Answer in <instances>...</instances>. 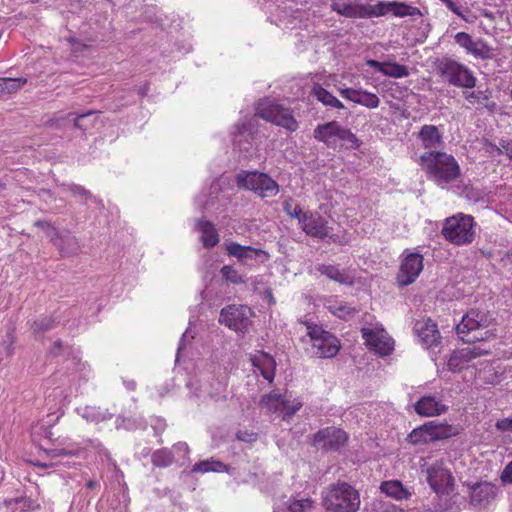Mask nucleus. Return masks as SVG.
I'll use <instances>...</instances> for the list:
<instances>
[{"label":"nucleus","mask_w":512,"mask_h":512,"mask_svg":"<svg viewBox=\"0 0 512 512\" xmlns=\"http://www.w3.org/2000/svg\"><path fill=\"white\" fill-rule=\"evenodd\" d=\"M500 145L504 148V153L510 161H512V140H506L501 138L499 140Z\"/></svg>","instance_id":"64"},{"label":"nucleus","mask_w":512,"mask_h":512,"mask_svg":"<svg viewBox=\"0 0 512 512\" xmlns=\"http://www.w3.org/2000/svg\"><path fill=\"white\" fill-rule=\"evenodd\" d=\"M291 394L285 393L282 403L283 419L288 420L293 417L303 406V402L299 399L291 400Z\"/></svg>","instance_id":"42"},{"label":"nucleus","mask_w":512,"mask_h":512,"mask_svg":"<svg viewBox=\"0 0 512 512\" xmlns=\"http://www.w3.org/2000/svg\"><path fill=\"white\" fill-rule=\"evenodd\" d=\"M313 355L318 358H332L336 356L340 350V342L338 338L330 334L323 341L314 342L312 344Z\"/></svg>","instance_id":"26"},{"label":"nucleus","mask_w":512,"mask_h":512,"mask_svg":"<svg viewBox=\"0 0 512 512\" xmlns=\"http://www.w3.org/2000/svg\"><path fill=\"white\" fill-rule=\"evenodd\" d=\"M463 97L471 104L478 102L483 105L490 113H495L497 110V103L491 100V91L486 90H473L463 91Z\"/></svg>","instance_id":"30"},{"label":"nucleus","mask_w":512,"mask_h":512,"mask_svg":"<svg viewBox=\"0 0 512 512\" xmlns=\"http://www.w3.org/2000/svg\"><path fill=\"white\" fill-rule=\"evenodd\" d=\"M500 479L504 484H512V460L503 469Z\"/></svg>","instance_id":"61"},{"label":"nucleus","mask_w":512,"mask_h":512,"mask_svg":"<svg viewBox=\"0 0 512 512\" xmlns=\"http://www.w3.org/2000/svg\"><path fill=\"white\" fill-rule=\"evenodd\" d=\"M25 83V78H1L2 94L14 93Z\"/></svg>","instance_id":"51"},{"label":"nucleus","mask_w":512,"mask_h":512,"mask_svg":"<svg viewBox=\"0 0 512 512\" xmlns=\"http://www.w3.org/2000/svg\"><path fill=\"white\" fill-rule=\"evenodd\" d=\"M174 461V455L168 448H161L155 450L151 455V462L154 466L159 468H166Z\"/></svg>","instance_id":"40"},{"label":"nucleus","mask_w":512,"mask_h":512,"mask_svg":"<svg viewBox=\"0 0 512 512\" xmlns=\"http://www.w3.org/2000/svg\"><path fill=\"white\" fill-rule=\"evenodd\" d=\"M435 496L428 506L430 512H459L460 511V496L456 492L455 485L448 489L437 490L434 492Z\"/></svg>","instance_id":"15"},{"label":"nucleus","mask_w":512,"mask_h":512,"mask_svg":"<svg viewBox=\"0 0 512 512\" xmlns=\"http://www.w3.org/2000/svg\"><path fill=\"white\" fill-rule=\"evenodd\" d=\"M196 229L201 233L200 240L204 248L211 249L219 243V234L211 221L204 218L199 219Z\"/></svg>","instance_id":"27"},{"label":"nucleus","mask_w":512,"mask_h":512,"mask_svg":"<svg viewBox=\"0 0 512 512\" xmlns=\"http://www.w3.org/2000/svg\"><path fill=\"white\" fill-rule=\"evenodd\" d=\"M363 5V3H359L357 1L344 2L340 0H334L330 4V8L332 11L346 18L363 19Z\"/></svg>","instance_id":"28"},{"label":"nucleus","mask_w":512,"mask_h":512,"mask_svg":"<svg viewBox=\"0 0 512 512\" xmlns=\"http://www.w3.org/2000/svg\"><path fill=\"white\" fill-rule=\"evenodd\" d=\"M452 427H444L442 425H435L434 422H427L422 426L415 428L407 436V441L411 444H426L447 438L451 435Z\"/></svg>","instance_id":"13"},{"label":"nucleus","mask_w":512,"mask_h":512,"mask_svg":"<svg viewBox=\"0 0 512 512\" xmlns=\"http://www.w3.org/2000/svg\"><path fill=\"white\" fill-rule=\"evenodd\" d=\"M390 12V1H379L375 5H363V19L385 16Z\"/></svg>","instance_id":"38"},{"label":"nucleus","mask_w":512,"mask_h":512,"mask_svg":"<svg viewBox=\"0 0 512 512\" xmlns=\"http://www.w3.org/2000/svg\"><path fill=\"white\" fill-rule=\"evenodd\" d=\"M294 200L291 197H288L283 202V211L289 215L291 218H296L298 221L301 218V215H303L304 211L301 209L300 206L296 205L294 206Z\"/></svg>","instance_id":"52"},{"label":"nucleus","mask_w":512,"mask_h":512,"mask_svg":"<svg viewBox=\"0 0 512 512\" xmlns=\"http://www.w3.org/2000/svg\"><path fill=\"white\" fill-rule=\"evenodd\" d=\"M257 115L262 119L277 126L283 127L290 132L298 129L299 123L293 116L292 110L279 104H268L257 110Z\"/></svg>","instance_id":"11"},{"label":"nucleus","mask_w":512,"mask_h":512,"mask_svg":"<svg viewBox=\"0 0 512 512\" xmlns=\"http://www.w3.org/2000/svg\"><path fill=\"white\" fill-rule=\"evenodd\" d=\"M477 223L472 215L458 212L444 219L441 235L455 246H467L476 236Z\"/></svg>","instance_id":"3"},{"label":"nucleus","mask_w":512,"mask_h":512,"mask_svg":"<svg viewBox=\"0 0 512 512\" xmlns=\"http://www.w3.org/2000/svg\"><path fill=\"white\" fill-rule=\"evenodd\" d=\"M454 41L465 49L467 54L472 55L476 59L489 60L494 58V48L489 46L482 38L474 40L470 34L458 32L454 36Z\"/></svg>","instance_id":"14"},{"label":"nucleus","mask_w":512,"mask_h":512,"mask_svg":"<svg viewBox=\"0 0 512 512\" xmlns=\"http://www.w3.org/2000/svg\"><path fill=\"white\" fill-rule=\"evenodd\" d=\"M236 438L242 442L252 443L257 440L258 435L257 433L254 432L240 430L236 433Z\"/></svg>","instance_id":"59"},{"label":"nucleus","mask_w":512,"mask_h":512,"mask_svg":"<svg viewBox=\"0 0 512 512\" xmlns=\"http://www.w3.org/2000/svg\"><path fill=\"white\" fill-rule=\"evenodd\" d=\"M390 12L396 17L421 16L419 8L404 2L390 1Z\"/></svg>","instance_id":"39"},{"label":"nucleus","mask_w":512,"mask_h":512,"mask_svg":"<svg viewBox=\"0 0 512 512\" xmlns=\"http://www.w3.org/2000/svg\"><path fill=\"white\" fill-rule=\"evenodd\" d=\"M424 257L418 252L408 253L402 260L396 276L400 288L413 284L424 268Z\"/></svg>","instance_id":"12"},{"label":"nucleus","mask_w":512,"mask_h":512,"mask_svg":"<svg viewBox=\"0 0 512 512\" xmlns=\"http://www.w3.org/2000/svg\"><path fill=\"white\" fill-rule=\"evenodd\" d=\"M310 499L295 500L288 506V512H304L311 507Z\"/></svg>","instance_id":"55"},{"label":"nucleus","mask_w":512,"mask_h":512,"mask_svg":"<svg viewBox=\"0 0 512 512\" xmlns=\"http://www.w3.org/2000/svg\"><path fill=\"white\" fill-rule=\"evenodd\" d=\"M483 354L484 352L477 347L455 350L448 359L447 367L453 373L460 372L466 368L469 362Z\"/></svg>","instance_id":"21"},{"label":"nucleus","mask_w":512,"mask_h":512,"mask_svg":"<svg viewBox=\"0 0 512 512\" xmlns=\"http://www.w3.org/2000/svg\"><path fill=\"white\" fill-rule=\"evenodd\" d=\"M321 500L326 512H357L361 502L359 492L345 481L326 486L321 492Z\"/></svg>","instance_id":"1"},{"label":"nucleus","mask_w":512,"mask_h":512,"mask_svg":"<svg viewBox=\"0 0 512 512\" xmlns=\"http://www.w3.org/2000/svg\"><path fill=\"white\" fill-rule=\"evenodd\" d=\"M362 338L365 341L366 346L373 350L378 347V343H380V339L382 335L379 332L374 331L371 328H362L361 329Z\"/></svg>","instance_id":"49"},{"label":"nucleus","mask_w":512,"mask_h":512,"mask_svg":"<svg viewBox=\"0 0 512 512\" xmlns=\"http://www.w3.org/2000/svg\"><path fill=\"white\" fill-rule=\"evenodd\" d=\"M222 279L234 285L245 283V279L232 265H224L220 269Z\"/></svg>","instance_id":"44"},{"label":"nucleus","mask_w":512,"mask_h":512,"mask_svg":"<svg viewBox=\"0 0 512 512\" xmlns=\"http://www.w3.org/2000/svg\"><path fill=\"white\" fill-rule=\"evenodd\" d=\"M51 243L57 248L62 258L75 256L80 252V243L69 230L58 231Z\"/></svg>","instance_id":"22"},{"label":"nucleus","mask_w":512,"mask_h":512,"mask_svg":"<svg viewBox=\"0 0 512 512\" xmlns=\"http://www.w3.org/2000/svg\"><path fill=\"white\" fill-rule=\"evenodd\" d=\"M386 64L387 68L382 70L383 75L393 78H404L409 76V69L407 66L390 62H386Z\"/></svg>","instance_id":"45"},{"label":"nucleus","mask_w":512,"mask_h":512,"mask_svg":"<svg viewBox=\"0 0 512 512\" xmlns=\"http://www.w3.org/2000/svg\"><path fill=\"white\" fill-rule=\"evenodd\" d=\"M313 96L325 106H331L336 98L331 92L322 87L320 84H315L312 88Z\"/></svg>","instance_id":"46"},{"label":"nucleus","mask_w":512,"mask_h":512,"mask_svg":"<svg viewBox=\"0 0 512 512\" xmlns=\"http://www.w3.org/2000/svg\"><path fill=\"white\" fill-rule=\"evenodd\" d=\"M313 137L333 149L338 147V141H341L340 146L346 149L356 150L362 145V141L351 129L342 126L335 120L318 124L313 130Z\"/></svg>","instance_id":"4"},{"label":"nucleus","mask_w":512,"mask_h":512,"mask_svg":"<svg viewBox=\"0 0 512 512\" xmlns=\"http://www.w3.org/2000/svg\"><path fill=\"white\" fill-rule=\"evenodd\" d=\"M393 349V341L391 339H384L382 336L380 343H378V347H376L374 351L381 356H387L393 351Z\"/></svg>","instance_id":"54"},{"label":"nucleus","mask_w":512,"mask_h":512,"mask_svg":"<svg viewBox=\"0 0 512 512\" xmlns=\"http://www.w3.org/2000/svg\"><path fill=\"white\" fill-rule=\"evenodd\" d=\"M298 222L306 235L319 239L328 237L327 221L318 212L305 211Z\"/></svg>","instance_id":"16"},{"label":"nucleus","mask_w":512,"mask_h":512,"mask_svg":"<svg viewBox=\"0 0 512 512\" xmlns=\"http://www.w3.org/2000/svg\"><path fill=\"white\" fill-rule=\"evenodd\" d=\"M285 394H280L277 390H272L270 393L263 395L260 398V406L267 408L270 412H278L282 407Z\"/></svg>","instance_id":"37"},{"label":"nucleus","mask_w":512,"mask_h":512,"mask_svg":"<svg viewBox=\"0 0 512 512\" xmlns=\"http://www.w3.org/2000/svg\"><path fill=\"white\" fill-rule=\"evenodd\" d=\"M417 139L425 149H437L444 144L443 133L435 125L425 124L417 133Z\"/></svg>","instance_id":"23"},{"label":"nucleus","mask_w":512,"mask_h":512,"mask_svg":"<svg viewBox=\"0 0 512 512\" xmlns=\"http://www.w3.org/2000/svg\"><path fill=\"white\" fill-rule=\"evenodd\" d=\"M495 427L502 432L512 431V417L497 420Z\"/></svg>","instance_id":"60"},{"label":"nucleus","mask_w":512,"mask_h":512,"mask_svg":"<svg viewBox=\"0 0 512 512\" xmlns=\"http://www.w3.org/2000/svg\"><path fill=\"white\" fill-rule=\"evenodd\" d=\"M443 4L446 5V7L452 11L454 14H456L457 16L461 17V18H465L463 13L461 12L460 10V7L459 5L454 2V0H440Z\"/></svg>","instance_id":"62"},{"label":"nucleus","mask_w":512,"mask_h":512,"mask_svg":"<svg viewBox=\"0 0 512 512\" xmlns=\"http://www.w3.org/2000/svg\"><path fill=\"white\" fill-rule=\"evenodd\" d=\"M306 327L307 335L310 337L312 344L314 342L323 341V338H326L328 335L332 334L331 332L324 330L322 326L314 323H306Z\"/></svg>","instance_id":"48"},{"label":"nucleus","mask_w":512,"mask_h":512,"mask_svg":"<svg viewBox=\"0 0 512 512\" xmlns=\"http://www.w3.org/2000/svg\"><path fill=\"white\" fill-rule=\"evenodd\" d=\"M46 455L50 458H56L61 456L79 457L83 452V449L77 445H69L68 447H56L52 449L44 450Z\"/></svg>","instance_id":"41"},{"label":"nucleus","mask_w":512,"mask_h":512,"mask_svg":"<svg viewBox=\"0 0 512 512\" xmlns=\"http://www.w3.org/2000/svg\"><path fill=\"white\" fill-rule=\"evenodd\" d=\"M252 314L253 312L248 306L228 305L221 309L219 323L235 332L244 334L250 325Z\"/></svg>","instance_id":"10"},{"label":"nucleus","mask_w":512,"mask_h":512,"mask_svg":"<svg viewBox=\"0 0 512 512\" xmlns=\"http://www.w3.org/2000/svg\"><path fill=\"white\" fill-rule=\"evenodd\" d=\"M73 354L72 346L65 344L61 339H57L53 342L50 348L47 350L48 358H58L64 356H71Z\"/></svg>","instance_id":"43"},{"label":"nucleus","mask_w":512,"mask_h":512,"mask_svg":"<svg viewBox=\"0 0 512 512\" xmlns=\"http://www.w3.org/2000/svg\"><path fill=\"white\" fill-rule=\"evenodd\" d=\"M34 226L42 229L50 242L58 232V229L51 222L46 220L39 219L34 222Z\"/></svg>","instance_id":"53"},{"label":"nucleus","mask_w":512,"mask_h":512,"mask_svg":"<svg viewBox=\"0 0 512 512\" xmlns=\"http://www.w3.org/2000/svg\"><path fill=\"white\" fill-rule=\"evenodd\" d=\"M420 164L430 179L438 185L449 184L461 175V168L453 155L441 151H428L420 156Z\"/></svg>","instance_id":"2"},{"label":"nucleus","mask_w":512,"mask_h":512,"mask_svg":"<svg viewBox=\"0 0 512 512\" xmlns=\"http://www.w3.org/2000/svg\"><path fill=\"white\" fill-rule=\"evenodd\" d=\"M59 323L60 319L55 315H41L30 323V329L35 337L40 338L56 328Z\"/></svg>","instance_id":"31"},{"label":"nucleus","mask_w":512,"mask_h":512,"mask_svg":"<svg viewBox=\"0 0 512 512\" xmlns=\"http://www.w3.org/2000/svg\"><path fill=\"white\" fill-rule=\"evenodd\" d=\"M470 489V504L483 506L489 504L497 495L496 485L490 482L466 483Z\"/></svg>","instance_id":"19"},{"label":"nucleus","mask_w":512,"mask_h":512,"mask_svg":"<svg viewBox=\"0 0 512 512\" xmlns=\"http://www.w3.org/2000/svg\"><path fill=\"white\" fill-rule=\"evenodd\" d=\"M361 89L345 88L340 90L341 96L357 104Z\"/></svg>","instance_id":"58"},{"label":"nucleus","mask_w":512,"mask_h":512,"mask_svg":"<svg viewBox=\"0 0 512 512\" xmlns=\"http://www.w3.org/2000/svg\"><path fill=\"white\" fill-rule=\"evenodd\" d=\"M316 270L329 279L343 285L351 286L354 284V277L345 270L331 264H318Z\"/></svg>","instance_id":"29"},{"label":"nucleus","mask_w":512,"mask_h":512,"mask_svg":"<svg viewBox=\"0 0 512 512\" xmlns=\"http://www.w3.org/2000/svg\"><path fill=\"white\" fill-rule=\"evenodd\" d=\"M357 104L365 106L369 109H375L379 106L380 99L374 93L368 92L366 90H361Z\"/></svg>","instance_id":"50"},{"label":"nucleus","mask_w":512,"mask_h":512,"mask_svg":"<svg viewBox=\"0 0 512 512\" xmlns=\"http://www.w3.org/2000/svg\"><path fill=\"white\" fill-rule=\"evenodd\" d=\"M493 321L494 319L488 312L471 309L456 325V333L466 343L483 341L489 337L490 331L487 328Z\"/></svg>","instance_id":"5"},{"label":"nucleus","mask_w":512,"mask_h":512,"mask_svg":"<svg viewBox=\"0 0 512 512\" xmlns=\"http://www.w3.org/2000/svg\"><path fill=\"white\" fill-rule=\"evenodd\" d=\"M93 112H88V113H84V114H81L77 117L74 118V126L78 129H81V130H86L87 129V125L84 123V120L92 115Z\"/></svg>","instance_id":"63"},{"label":"nucleus","mask_w":512,"mask_h":512,"mask_svg":"<svg viewBox=\"0 0 512 512\" xmlns=\"http://www.w3.org/2000/svg\"><path fill=\"white\" fill-rule=\"evenodd\" d=\"M413 330L426 348H434L440 343V332L437 324L430 318L416 321Z\"/></svg>","instance_id":"18"},{"label":"nucleus","mask_w":512,"mask_h":512,"mask_svg":"<svg viewBox=\"0 0 512 512\" xmlns=\"http://www.w3.org/2000/svg\"><path fill=\"white\" fill-rule=\"evenodd\" d=\"M483 146H484L485 150L488 153H490L491 155L500 156V155H503V153H504V148H502L500 143L497 145L487 138L483 139Z\"/></svg>","instance_id":"56"},{"label":"nucleus","mask_w":512,"mask_h":512,"mask_svg":"<svg viewBox=\"0 0 512 512\" xmlns=\"http://www.w3.org/2000/svg\"><path fill=\"white\" fill-rule=\"evenodd\" d=\"M380 490L382 493L396 500L407 499L411 495L399 480L382 482Z\"/></svg>","instance_id":"33"},{"label":"nucleus","mask_w":512,"mask_h":512,"mask_svg":"<svg viewBox=\"0 0 512 512\" xmlns=\"http://www.w3.org/2000/svg\"><path fill=\"white\" fill-rule=\"evenodd\" d=\"M67 41L70 43L72 51L74 53H83L89 47L88 44L84 43L82 40L77 39L73 36L68 37Z\"/></svg>","instance_id":"57"},{"label":"nucleus","mask_w":512,"mask_h":512,"mask_svg":"<svg viewBox=\"0 0 512 512\" xmlns=\"http://www.w3.org/2000/svg\"><path fill=\"white\" fill-rule=\"evenodd\" d=\"M253 367L259 370L264 379L272 383L276 374V361L272 355L265 351H260L259 355L251 358Z\"/></svg>","instance_id":"25"},{"label":"nucleus","mask_w":512,"mask_h":512,"mask_svg":"<svg viewBox=\"0 0 512 512\" xmlns=\"http://www.w3.org/2000/svg\"><path fill=\"white\" fill-rule=\"evenodd\" d=\"M64 191H68L74 197H79L85 201L91 200L96 204H102V201L94 196L88 189L84 186L75 184V183H62L60 185Z\"/></svg>","instance_id":"35"},{"label":"nucleus","mask_w":512,"mask_h":512,"mask_svg":"<svg viewBox=\"0 0 512 512\" xmlns=\"http://www.w3.org/2000/svg\"><path fill=\"white\" fill-rule=\"evenodd\" d=\"M235 184L239 190L251 191L261 199L275 197L280 185L268 174L258 170H241L235 175Z\"/></svg>","instance_id":"6"},{"label":"nucleus","mask_w":512,"mask_h":512,"mask_svg":"<svg viewBox=\"0 0 512 512\" xmlns=\"http://www.w3.org/2000/svg\"><path fill=\"white\" fill-rule=\"evenodd\" d=\"M349 435L342 428L327 426L319 429L311 437V445L324 453L337 452L345 447Z\"/></svg>","instance_id":"8"},{"label":"nucleus","mask_w":512,"mask_h":512,"mask_svg":"<svg viewBox=\"0 0 512 512\" xmlns=\"http://www.w3.org/2000/svg\"><path fill=\"white\" fill-rule=\"evenodd\" d=\"M437 74L448 84L464 89L476 87L477 78L473 71L465 64L452 59L443 57L436 62Z\"/></svg>","instance_id":"7"},{"label":"nucleus","mask_w":512,"mask_h":512,"mask_svg":"<svg viewBox=\"0 0 512 512\" xmlns=\"http://www.w3.org/2000/svg\"><path fill=\"white\" fill-rule=\"evenodd\" d=\"M114 416L107 409L96 406H86L83 410L82 417L89 422L100 423L110 420Z\"/></svg>","instance_id":"34"},{"label":"nucleus","mask_w":512,"mask_h":512,"mask_svg":"<svg viewBox=\"0 0 512 512\" xmlns=\"http://www.w3.org/2000/svg\"><path fill=\"white\" fill-rule=\"evenodd\" d=\"M192 472H228V466L219 460L210 458L202 460L194 464Z\"/></svg>","instance_id":"36"},{"label":"nucleus","mask_w":512,"mask_h":512,"mask_svg":"<svg viewBox=\"0 0 512 512\" xmlns=\"http://www.w3.org/2000/svg\"><path fill=\"white\" fill-rule=\"evenodd\" d=\"M426 480L434 492L445 487L451 490V487L455 485L451 472L441 464H433L426 469Z\"/></svg>","instance_id":"17"},{"label":"nucleus","mask_w":512,"mask_h":512,"mask_svg":"<svg viewBox=\"0 0 512 512\" xmlns=\"http://www.w3.org/2000/svg\"><path fill=\"white\" fill-rule=\"evenodd\" d=\"M329 310L332 314L345 321L351 319L357 312L355 307H351L345 304L331 305L329 306Z\"/></svg>","instance_id":"47"},{"label":"nucleus","mask_w":512,"mask_h":512,"mask_svg":"<svg viewBox=\"0 0 512 512\" xmlns=\"http://www.w3.org/2000/svg\"><path fill=\"white\" fill-rule=\"evenodd\" d=\"M414 409L420 416L433 417L446 412L448 407L437 401L434 396L425 395L414 404Z\"/></svg>","instance_id":"24"},{"label":"nucleus","mask_w":512,"mask_h":512,"mask_svg":"<svg viewBox=\"0 0 512 512\" xmlns=\"http://www.w3.org/2000/svg\"><path fill=\"white\" fill-rule=\"evenodd\" d=\"M224 246L229 256L235 257L240 264L245 266L264 264L270 259V254L266 250L253 246L241 245L234 241L226 242Z\"/></svg>","instance_id":"9"},{"label":"nucleus","mask_w":512,"mask_h":512,"mask_svg":"<svg viewBox=\"0 0 512 512\" xmlns=\"http://www.w3.org/2000/svg\"><path fill=\"white\" fill-rule=\"evenodd\" d=\"M458 194L466 200L473 203H485L487 201L488 193L481 188L473 186L471 183H463L456 187Z\"/></svg>","instance_id":"32"},{"label":"nucleus","mask_w":512,"mask_h":512,"mask_svg":"<svg viewBox=\"0 0 512 512\" xmlns=\"http://www.w3.org/2000/svg\"><path fill=\"white\" fill-rule=\"evenodd\" d=\"M233 128L234 130L232 135L235 149H238L240 152L249 153L252 149L254 133V126L252 122L250 120H245L240 123H236Z\"/></svg>","instance_id":"20"}]
</instances>
